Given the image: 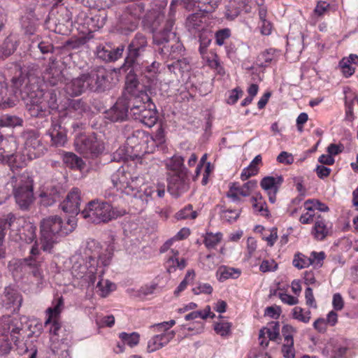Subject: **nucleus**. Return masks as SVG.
Wrapping results in <instances>:
<instances>
[{
	"instance_id": "nucleus-32",
	"label": "nucleus",
	"mask_w": 358,
	"mask_h": 358,
	"mask_svg": "<svg viewBox=\"0 0 358 358\" xmlns=\"http://www.w3.org/2000/svg\"><path fill=\"white\" fill-rule=\"evenodd\" d=\"M50 60H51L52 62L44 72L43 79L50 85L55 86L63 82L64 75L63 73L56 67L55 59H50Z\"/></svg>"
},
{
	"instance_id": "nucleus-59",
	"label": "nucleus",
	"mask_w": 358,
	"mask_h": 358,
	"mask_svg": "<svg viewBox=\"0 0 358 358\" xmlns=\"http://www.w3.org/2000/svg\"><path fill=\"white\" fill-rule=\"evenodd\" d=\"M330 9V4L326 1H318L315 9L314 14L318 17H322L329 12Z\"/></svg>"
},
{
	"instance_id": "nucleus-42",
	"label": "nucleus",
	"mask_w": 358,
	"mask_h": 358,
	"mask_svg": "<svg viewBox=\"0 0 358 358\" xmlns=\"http://www.w3.org/2000/svg\"><path fill=\"white\" fill-rule=\"evenodd\" d=\"M198 216V213L196 210H193V206L191 204H188L185 206L184 208L178 210L176 215L175 217L178 220H195Z\"/></svg>"
},
{
	"instance_id": "nucleus-28",
	"label": "nucleus",
	"mask_w": 358,
	"mask_h": 358,
	"mask_svg": "<svg viewBox=\"0 0 358 358\" xmlns=\"http://www.w3.org/2000/svg\"><path fill=\"white\" fill-rule=\"evenodd\" d=\"M87 83L91 91H101L106 87V73L103 70L86 74Z\"/></svg>"
},
{
	"instance_id": "nucleus-31",
	"label": "nucleus",
	"mask_w": 358,
	"mask_h": 358,
	"mask_svg": "<svg viewBox=\"0 0 358 358\" xmlns=\"http://www.w3.org/2000/svg\"><path fill=\"white\" fill-rule=\"evenodd\" d=\"M144 185L145 179L143 177L131 174V178H129V185L126 187L124 194L143 199L142 187Z\"/></svg>"
},
{
	"instance_id": "nucleus-48",
	"label": "nucleus",
	"mask_w": 358,
	"mask_h": 358,
	"mask_svg": "<svg viewBox=\"0 0 358 358\" xmlns=\"http://www.w3.org/2000/svg\"><path fill=\"white\" fill-rule=\"evenodd\" d=\"M222 237L221 233H206L204 236L203 243L208 249H213L220 242Z\"/></svg>"
},
{
	"instance_id": "nucleus-40",
	"label": "nucleus",
	"mask_w": 358,
	"mask_h": 358,
	"mask_svg": "<svg viewBox=\"0 0 358 358\" xmlns=\"http://www.w3.org/2000/svg\"><path fill=\"white\" fill-rule=\"evenodd\" d=\"M183 163V157L179 155H174L164 160V164L166 169L173 171V173H178L182 171V169H187L184 167Z\"/></svg>"
},
{
	"instance_id": "nucleus-26",
	"label": "nucleus",
	"mask_w": 358,
	"mask_h": 358,
	"mask_svg": "<svg viewBox=\"0 0 358 358\" xmlns=\"http://www.w3.org/2000/svg\"><path fill=\"white\" fill-rule=\"evenodd\" d=\"M22 302V297L17 290L10 287L5 288L2 303L6 308H13L14 311L18 310Z\"/></svg>"
},
{
	"instance_id": "nucleus-34",
	"label": "nucleus",
	"mask_w": 358,
	"mask_h": 358,
	"mask_svg": "<svg viewBox=\"0 0 358 358\" xmlns=\"http://www.w3.org/2000/svg\"><path fill=\"white\" fill-rule=\"evenodd\" d=\"M40 196L44 205L50 206L59 197V188L52 185H48L41 190Z\"/></svg>"
},
{
	"instance_id": "nucleus-39",
	"label": "nucleus",
	"mask_w": 358,
	"mask_h": 358,
	"mask_svg": "<svg viewBox=\"0 0 358 358\" xmlns=\"http://www.w3.org/2000/svg\"><path fill=\"white\" fill-rule=\"evenodd\" d=\"M101 275L100 278L96 277L98 282L96 286V292L101 297H106L113 290L115 289V284L110 282L108 280H104Z\"/></svg>"
},
{
	"instance_id": "nucleus-14",
	"label": "nucleus",
	"mask_w": 358,
	"mask_h": 358,
	"mask_svg": "<svg viewBox=\"0 0 358 358\" xmlns=\"http://www.w3.org/2000/svg\"><path fill=\"white\" fill-rule=\"evenodd\" d=\"M64 308V299L62 296L55 299L52 301V306L49 307L45 313L47 319L44 324L45 327L49 328L50 334L58 335V331L61 328L59 322L60 313Z\"/></svg>"
},
{
	"instance_id": "nucleus-43",
	"label": "nucleus",
	"mask_w": 358,
	"mask_h": 358,
	"mask_svg": "<svg viewBox=\"0 0 358 358\" xmlns=\"http://www.w3.org/2000/svg\"><path fill=\"white\" fill-rule=\"evenodd\" d=\"M210 306H206L203 310L193 311L185 316V319L187 321L195 320L196 318H201L206 320L208 317H214L215 314L211 313Z\"/></svg>"
},
{
	"instance_id": "nucleus-21",
	"label": "nucleus",
	"mask_w": 358,
	"mask_h": 358,
	"mask_svg": "<svg viewBox=\"0 0 358 358\" xmlns=\"http://www.w3.org/2000/svg\"><path fill=\"white\" fill-rule=\"evenodd\" d=\"M332 225L320 214L315 217L310 234L316 241H323L331 234Z\"/></svg>"
},
{
	"instance_id": "nucleus-6",
	"label": "nucleus",
	"mask_w": 358,
	"mask_h": 358,
	"mask_svg": "<svg viewBox=\"0 0 358 358\" xmlns=\"http://www.w3.org/2000/svg\"><path fill=\"white\" fill-rule=\"evenodd\" d=\"M131 72L132 70H130L127 76L124 91L122 96L125 98L132 115L135 111L146 107L147 105L154 106V104L151 103L150 98L146 92L141 89L136 76L131 74Z\"/></svg>"
},
{
	"instance_id": "nucleus-11",
	"label": "nucleus",
	"mask_w": 358,
	"mask_h": 358,
	"mask_svg": "<svg viewBox=\"0 0 358 358\" xmlns=\"http://www.w3.org/2000/svg\"><path fill=\"white\" fill-rule=\"evenodd\" d=\"M76 150L85 157H96L104 150V144L94 134L78 136L74 142Z\"/></svg>"
},
{
	"instance_id": "nucleus-29",
	"label": "nucleus",
	"mask_w": 358,
	"mask_h": 358,
	"mask_svg": "<svg viewBox=\"0 0 358 358\" xmlns=\"http://www.w3.org/2000/svg\"><path fill=\"white\" fill-rule=\"evenodd\" d=\"M132 117L148 127H153L157 121V115L155 110L151 108V106L143 107L138 111H135V113L132 115Z\"/></svg>"
},
{
	"instance_id": "nucleus-49",
	"label": "nucleus",
	"mask_w": 358,
	"mask_h": 358,
	"mask_svg": "<svg viewBox=\"0 0 358 358\" xmlns=\"http://www.w3.org/2000/svg\"><path fill=\"white\" fill-rule=\"evenodd\" d=\"M292 317L294 319L303 323H308L310 320V311H305L299 306H296L292 310Z\"/></svg>"
},
{
	"instance_id": "nucleus-44",
	"label": "nucleus",
	"mask_w": 358,
	"mask_h": 358,
	"mask_svg": "<svg viewBox=\"0 0 358 358\" xmlns=\"http://www.w3.org/2000/svg\"><path fill=\"white\" fill-rule=\"evenodd\" d=\"M312 258H309V257H306L302 253H296L292 262L294 266L299 269H302L308 267L310 265L313 264Z\"/></svg>"
},
{
	"instance_id": "nucleus-58",
	"label": "nucleus",
	"mask_w": 358,
	"mask_h": 358,
	"mask_svg": "<svg viewBox=\"0 0 358 358\" xmlns=\"http://www.w3.org/2000/svg\"><path fill=\"white\" fill-rule=\"evenodd\" d=\"M195 273L194 270H188L185 275L183 280L180 283V285L176 288L175 293L178 294L183 290H185L188 285V283L192 281L194 278Z\"/></svg>"
},
{
	"instance_id": "nucleus-18",
	"label": "nucleus",
	"mask_w": 358,
	"mask_h": 358,
	"mask_svg": "<svg viewBox=\"0 0 358 358\" xmlns=\"http://www.w3.org/2000/svg\"><path fill=\"white\" fill-rule=\"evenodd\" d=\"M129 113V106L125 98L120 97L110 109L106 111L105 117L111 122H123L127 120Z\"/></svg>"
},
{
	"instance_id": "nucleus-27",
	"label": "nucleus",
	"mask_w": 358,
	"mask_h": 358,
	"mask_svg": "<svg viewBox=\"0 0 358 358\" xmlns=\"http://www.w3.org/2000/svg\"><path fill=\"white\" fill-rule=\"evenodd\" d=\"M164 265L167 272L172 273L177 270H183L187 266V261L183 257H179V252L178 250L171 249L168 255Z\"/></svg>"
},
{
	"instance_id": "nucleus-19",
	"label": "nucleus",
	"mask_w": 358,
	"mask_h": 358,
	"mask_svg": "<svg viewBox=\"0 0 358 358\" xmlns=\"http://www.w3.org/2000/svg\"><path fill=\"white\" fill-rule=\"evenodd\" d=\"M284 179L282 176H266L260 182L261 187L267 193L268 200L274 203L276 200V194L278 192Z\"/></svg>"
},
{
	"instance_id": "nucleus-38",
	"label": "nucleus",
	"mask_w": 358,
	"mask_h": 358,
	"mask_svg": "<svg viewBox=\"0 0 358 358\" xmlns=\"http://www.w3.org/2000/svg\"><path fill=\"white\" fill-rule=\"evenodd\" d=\"M20 331L18 327L13 326V319L9 315L0 317V336H8L11 332L17 334Z\"/></svg>"
},
{
	"instance_id": "nucleus-2",
	"label": "nucleus",
	"mask_w": 358,
	"mask_h": 358,
	"mask_svg": "<svg viewBox=\"0 0 358 358\" xmlns=\"http://www.w3.org/2000/svg\"><path fill=\"white\" fill-rule=\"evenodd\" d=\"M111 258V252L103 250L98 243L87 242L83 255L76 254L71 257V274L87 283L88 287L94 286L96 277L104 274V267L110 264Z\"/></svg>"
},
{
	"instance_id": "nucleus-33",
	"label": "nucleus",
	"mask_w": 358,
	"mask_h": 358,
	"mask_svg": "<svg viewBox=\"0 0 358 358\" xmlns=\"http://www.w3.org/2000/svg\"><path fill=\"white\" fill-rule=\"evenodd\" d=\"M0 163L8 164L12 169H17L26 166V159H22L20 154L8 155L4 149H0Z\"/></svg>"
},
{
	"instance_id": "nucleus-61",
	"label": "nucleus",
	"mask_w": 358,
	"mask_h": 358,
	"mask_svg": "<svg viewBox=\"0 0 358 358\" xmlns=\"http://www.w3.org/2000/svg\"><path fill=\"white\" fill-rule=\"evenodd\" d=\"M231 35L230 29H223L215 33V43L221 46L224 43L226 39L229 38Z\"/></svg>"
},
{
	"instance_id": "nucleus-62",
	"label": "nucleus",
	"mask_w": 358,
	"mask_h": 358,
	"mask_svg": "<svg viewBox=\"0 0 358 358\" xmlns=\"http://www.w3.org/2000/svg\"><path fill=\"white\" fill-rule=\"evenodd\" d=\"M213 290L212 286L208 283H199L192 289L193 293L196 295L201 294H210L212 293Z\"/></svg>"
},
{
	"instance_id": "nucleus-5",
	"label": "nucleus",
	"mask_w": 358,
	"mask_h": 358,
	"mask_svg": "<svg viewBox=\"0 0 358 358\" xmlns=\"http://www.w3.org/2000/svg\"><path fill=\"white\" fill-rule=\"evenodd\" d=\"M10 227L15 241H22L30 243L36 239V226L23 217H16L13 214L8 215L6 219L0 218V255L3 252L1 248L5 236V230Z\"/></svg>"
},
{
	"instance_id": "nucleus-8",
	"label": "nucleus",
	"mask_w": 358,
	"mask_h": 358,
	"mask_svg": "<svg viewBox=\"0 0 358 358\" xmlns=\"http://www.w3.org/2000/svg\"><path fill=\"white\" fill-rule=\"evenodd\" d=\"M8 185L13 187V193L19 207L22 210L27 209L34 201L32 178L27 173L14 175Z\"/></svg>"
},
{
	"instance_id": "nucleus-20",
	"label": "nucleus",
	"mask_w": 358,
	"mask_h": 358,
	"mask_svg": "<svg viewBox=\"0 0 358 358\" xmlns=\"http://www.w3.org/2000/svg\"><path fill=\"white\" fill-rule=\"evenodd\" d=\"M80 190L77 187H73L61 203L62 210L67 213L77 215L80 211Z\"/></svg>"
},
{
	"instance_id": "nucleus-37",
	"label": "nucleus",
	"mask_w": 358,
	"mask_h": 358,
	"mask_svg": "<svg viewBox=\"0 0 358 358\" xmlns=\"http://www.w3.org/2000/svg\"><path fill=\"white\" fill-rule=\"evenodd\" d=\"M278 56V52L275 49H267L258 55L257 64L260 66H267L271 62L277 61Z\"/></svg>"
},
{
	"instance_id": "nucleus-23",
	"label": "nucleus",
	"mask_w": 358,
	"mask_h": 358,
	"mask_svg": "<svg viewBox=\"0 0 358 358\" xmlns=\"http://www.w3.org/2000/svg\"><path fill=\"white\" fill-rule=\"evenodd\" d=\"M86 74H83L80 77L67 81L64 79V90L67 94L71 96L80 95L86 90H89L87 83Z\"/></svg>"
},
{
	"instance_id": "nucleus-7",
	"label": "nucleus",
	"mask_w": 358,
	"mask_h": 358,
	"mask_svg": "<svg viewBox=\"0 0 358 358\" xmlns=\"http://www.w3.org/2000/svg\"><path fill=\"white\" fill-rule=\"evenodd\" d=\"M185 28L192 35L199 37V52L205 55L212 40V31L206 16L200 13L189 15L185 21Z\"/></svg>"
},
{
	"instance_id": "nucleus-52",
	"label": "nucleus",
	"mask_w": 358,
	"mask_h": 358,
	"mask_svg": "<svg viewBox=\"0 0 358 358\" xmlns=\"http://www.w3.org/2000/svg\"><path fill=\"white\" fill-rule=\"evenodd\" d=\"M119 336L122 343H126L131 348L136 345L139 342V335L135 332L131 334L122 332L120 334Z\"/></svg>"
},
{
	"instance_id": "nucleus-46",
	"label": "nucleus",
	"mask_w": 358,
	"mask_h": 358,
	"mask_svg": "<svg viewBox=\"0 0 358 358\" xmlns=\"http://www.w3.org/2000/svg\"><path fill=\"white\" fill-rule=\"evenodd\" d=\"M241 213V209H223L220 217L224 222L232 223L239 217Z\"/></svg>"
},
{
	"instance_id": "nucleus-10",
	"label": "nucleus",
	"mask_w": 358,
	"mask_h": 358,
	"mask_svg": "<svg viewBox=\"0 0 358 358\" xmlns=\"http://www.w3.org/2000/svg\"><path fill=\"white\" fill-rule=\"evenodd\" d=\"M21 137L24 142V148L20 155L22 159L25 157L26 164L29 161L38 158L45 154L46 148L42 143V139L37 131L27 130L22 134Z\"/></svg>"
},
{
	"instance_id": "nucleus-3",
	"label": "nucleus",
	"mask_w": 358,
	"mask_h": 358,
	"mask_svg": "<svg viewBox=\"0 0 358 358\" xmlns=\"http://www.w3.org/2000/svg\"><path fill=\"white\" fill-rule=\"evenodd\" d=\"M38 78L32 76L13 77V87L27 99L26 107L29 115L34 117H44L50 114V110L58 108L55 90L44 92L40 89Z\"/></svg>"
},
{
	"instance_id": "nucleus-63",
	"label": "nucleus",
	"mask_w": 358,
	"mask_h": 358,
	"mask_svg": "<svg viewBox=\"0 0 358 358\" xmlns=\"http://www.w3.org/2000/svg\"><path fill=\"white\" fill-rule=\"evenodd\" d=\"M340 66L345 77L351 76L355 72V67L350 63V59H343L340 62Z\"/></svg>"
},
{
	"instance_id": "nucleus-41",
	"label": "nucleus",
	"mask_w": 358,
	"mask_h": 358,
	"mask_svg": "<svg viewBox=\"0 0 358 358\" xmlns=\"http://www.w3.org/2000/svg\"><path fill=\"white\" fill-rule=\"evenodd\" d=\"M64 162L71 169L82 170L85 166L83 160L73 153H66L64 156Z\"/></svg>"
},
{
	"instance_id": "nucleus-50",
	"label": "nucleus",
	"mask_w": 358,
	"mask_h": 358,
	"mask_svg": "<svg viewBox=\"0 0 358 358\" xmlns=\"http://www.w3.org/2000/svg\"><path fill=\"white\" fill-rule=\"evenodd\" d=\"M22 122V119L15 115H4L0 118V126L1 127H16L21 125Z\"/></svg>"
},
{
	"instance_id": "nucleus-13",
	"label": "nucleus",
	"mask_w": 358,
	"mask_h": 358,
	"mask_svg": "<svg viewBox=\"0 0 358 358\" xmlns=\"http://www.w3.org/2000/svg\"><path fill=\"white\" fill-rule=\"evenodd\" d=\"M41 262L31 258L24 259H16L9 263L10 271L15 277L21 278L27 273H31L34 276L41 279V273L39 270Z\"/></svg>"
},
{
	"instance_id": "nucleus-55",
	"label": "nucleus",
	"mask_w": 358,
	"mask_h": 358,
	"mask_svg": "<svg viewBox=\"0 0 358 358\" xmlns=\"http://www.w3.org/2000/svg\"><path fill=\"white\" fill-rule=\"evenodd\" d=\"M67 110L69 113L76 111L78 112V114H81L85 110V104L81 99L69 100V107Z\"/></svg>"
},
{
	"instance_id": "nucleus-15",
	"label": "nucleus",
	"mask_w": 358,
	"mask_h": 358,
	"mask_svg": "<svg viewBox=\"0 0 358 358\" xmlns=\"http://www.w3.org/2000/svg\"><path fill=\"white\" fill-rule=\"evenodd\" d=\"M189 180L188 170L182 169L178 173L169 174L168 177V191L176 197L179 196L189 189Z\"/></svg>"
},
{
	"instance_id": "nucleus-35",
	"label": "nucleus",
	"mask_w": 358,
	"mask_h": 358,
	"mask_svg": "<svg viewBox=\"0 0 358 358\" xmlns=\"http://www.w3.org/2000/svg\"><path fill=\"white\" fill-rule=\"evenodd\" d=\"M166 192V186L164 182H157L150 185H147L143 189V199L145 198H163Z\"/></svg>"
},
{
	"instance_id": "nucleus-25",
	"label": "nucleus",
	"mask_w": 358,
	"mask_h": 358,
	"mask_svg": "<svg viewBox=\"0 0 358 358\" xmlns=\"http://www.w3.org/2000/svg\"><path fill=\"white\" fill-rule=\"evenodd\" d=\"M127 167L121 166L111 176V181L113 187L117 191L124 193L126 187L129 185V178H131V174L126 169Z\"/></svg>"
},
{
	"instance_id": "nucleus-4",
	"label": "nucleus",
	"mask_w": 358,
	"mask_h": 358,
	"mask_svg": "<svg viewBox=\"0 0 358 358\" xmlns=\"http://www.w3.org/2000/svg\"><path fill=\"white\" fill-rule=\"evenodd\" d=\"M76 226L75 217L69 218L66 222L57 215L44 218L41 222L42 249L50 252L58 238L72 232Z\"/></svg>"
},
{
	"instance_id": "nucleus-60",
	"label": "nucleus",
	"mask_w": 358,
	"mask_h": 358,
	"mask_svg": "<svg viewBox=\"0 0 358 358\" xmlns=\"http://www.w3.org/2000/svg\"><path fill=\"white\" fill-rule=\"evenodd\" d=\"M243 94V92L241 88H234L229 92V95L227 98V103L231 105L236 103L238 99L242 96Z\"/></svg>"
},
{
	"instance_id": "nucleus-47",
	"label": "nucleus",
	"mask_w": 358,
	"mask_h": 358,
	"mask_svg": "<svg viewBox=\"0 0 358 358\" xmlns=\"http://www.w3.org/2000/svg\"><path fill=\"white\" fill-rule=\"evenodd\" d=\"M304 208L306 210H313L315 213V210L320 212H327L329 207L323 203H321L318 200L308 199L304 202Z\"/></svg>"
},
{
	"instance_id": "nucleus-45",
	"label": "nucleus",
	"mask_w": 358,
	"mask_h": 358,
	"mask_svg": "<svg viewBox=\"0 0 358 358\" xmlns=\"http://www.w3.org/2000/svg\"><path fill=\"white\" fill-rule=\"evenodd\" d=\"M250 1V0H231L229 6L230 7H233L234 3H238V6L235 8L232 12L230 11L229 8L227 10L226 16L227 19L234 20L236 17H237L240 13V10L248 5Z\"/></svg>"
},
{
	"instance_id": "nucleus-24",
	"label": "nucleus",
	"mask_w": 358,
	"mask_h": 358,
	"mask_svg": "<svg viewBox=\"0 0 358 358\" xmlns=\"http://www.w3.org/2000/svg\"><path fill=\"white\" fill-rule=\"evenodd\" d=\"M124 50V46L121 45L115 49L108 45H99L96 48L97 57L105 62H115L120 58Z\"/></svg>"
},
{
	"instance_id": "nucleus-56",
	"label": "nucleus",
	"mask_w": 358,
	"mask_h": 358,
	"mask_svg": "<svg viewBox=\"0 0 358 358\" xmlns=\"http://www.w3.org/2000/svg\"><path fill=\"white\" fill-rule=\"evenodd\" d=\"M15 50V45L10 41H6L0 46V58H6L12 55Z\"/></svg>"
},
{
	"instance_id": "nucleus-30",
	"label": "nucleus",
	"mask_w": 358,
	"mask_h": 358,
	"mask_svg": "<svg viewBox=\"0 0 358 358\" xmlns=\"http://www.w3.org/2000/svg\"><path fill=\"white\" fill-rule=\"evenodd\" d=\"M48 134L50 136L52 143L57 146H64L66 142V133L57 121L52 120L51 127L48 131Z\"/></svg>"
},
{
	"instance_id": "nucleus-54",
	"label": "nucleus",
	"mask_w": 358,
	"mask_h": 358,
	"mask_svg": "<svg viewBox=\"0 0 358 358\" xmlns=\"http://www.w3.org/2000/svg\"><path fill=\"white\" fill-rule=\"evenodd\" d=\"M281 353L284 358H294L295 349L294 347V341L284 342L281 348Z\"/></svg>"
},
{
	"instance_id": "nucleus-1",
	"label": "nucleus",
	"mask_w": 358,
	"mask_h": 358,
	"mask_svg": "<svg viewBox=\"0 0 358 358\" xmlns=\"http://www.w3.org/2000/svg\"><path fill=\"white\" fill-rule=\"evenodd\" d=\"M220 0H172L170 5L169 18L165 20L162 9L164 8L166 2L163 1L157 10L152 9L145 16V20L150 24L153 31V41L156 45H163L158 52L163 57L170 54L169 47L166 44L173 34L172 29L174 24L173 16L176 8L182 4L183 7L191 10L196 8L203 13H211L218 6Z\"/></svg>"
},
{
	"instance_id": "nucleus-51",
	"label": "nucleus",
	"mask_w": 358,
	"mask_h": 358,
	"mask_svg": "<svg viewBox=\"0 0 358 358\" xmlns=\"http://www.w3.org/2000/svg\"><path fill=\"white\" fill-rule=\"evenodd\" d=\"M158 68L159 64L153 62L150 65L143 64L141 71L142 74H144L145 77L152 80L157 74Z\"/></svg>"
},
{
	"instance_id": "nucleus-64",
	"label": "nucleus",
	"mask_w": 358,
	"mask_h": 358,
	"mask_svg": "<svg viewBox=\"0 0 358 358\" xmlns=\"http://www.w3.org/2000/svg\"><path fill=\"white\" fill-rule=\"evenodd\" d=\"M294 156L292 154L286 151L281 152L277 157V161L285 165L292 164L294 162Z\"/></svg>"
},
{
	"instance_id": "nucleus-17",
	"label": "nucleus",
	"mask_w": 358,
	"mask_h": 358,
	"mask_svg": "<svg viewBox=\"0 0 358 358\" xmlns=\"http://www.w3.org/2000/svg\"><path fill=\"white\" fill-rule=\"evenodd\" d=\"M257 187V182L255 180H249L242 186L237 182L231 183L227 196L233 202L241 201V196L246 197L250 195L253 189Z\"/></svg>"
},
{
	"instance_id": "nucleus-57",
	"label": "nucleus",
	"mask_w": 358,
	"mask_h": 358,
	"mask_svg": "<svg viewBox=\"0 0 358 358\" xmlns=\"http://www.w3.org/2000/svg\"><path fill=\"white\" fill-rule=\"evenodd\" d=\"M166 345L164 344V343L158 336L155 335L148 342V351L149 352H152L162 348Z\"/></svg>"
},
{
	"instance_id": "nucleus-53",
	"label": "nucleus",
	"mask_w": 358,
	"mask_h": 358,
	"mask_svg": "<svg viewBox=\"0 0 358 358\" xmlns=\"http://www.w3.org/2000/svg\"><path fill=\"white\" fill-rule=\"evenodd\" d=\"M231 324L225 321L216 322L214 324L215 331L222 337L227 336L231 334Z\"/></svg>"
},
{
	"instance_id": "nucleus-9",
	"label": "nucleus",
	"mask_w": 358,
	"mask_h": 358,
	"mask_svg": "<svg viewBox=\"0 0 358 358\" xmlns=\"http://www.w3.org/2000/svg\"><path fill=\"white\" fill-rule=\"evenodd\" d=\"M81 215L88 222L100 224L108 222L122 215V213L113 209L108 202L95 199L87 203Z\"/></svg>"
},
{
	"instance_id": "nucleus-22",
	"label": "nucleus",
	"mask_w": 358,
	"mask_h": 358,
	"mask_svg": "<svg viewBox=\"0 0 358 358\" xmlns=\"http://www.w3.org/2000/svg\"><path fill=\"white\" fill-rule=\"evenodd\" d=\"M175 324L176 321L171 320L168 322H163L151 325L150 328L156 333L155 336H158L164 344L168 345L176 336V332L173 330H170Z\"/></svg>"
},
{
	"instance_id": "nucleus-36",
	"label": "nucleus",
	"mask_w": 358,
	"mask_h": 358,
	"mask_svg": "<svg viewBox=\"0 0 358 358\" xmlns=\"http://www.w3.org/2000/svg\"><path fill=\"white\" fill-rule=\"evenodd\" d=\"M241 273V271L240 269L226 266L220 267L217 271V278L220 282H223L229 278L236 279L240 276Z\"/></svg>"
},
{
	"instance_id": "nucleus-12",
	"label": "nucleus",
	"mask_w": 358,
	"mask_h": 358,
	"mask_svg": "<svg viewBox=\"0 0 358 358\" xmlns=\"http://www.w3.org/2000/svg\"><path fill=\"white\" fill-rule=\"evenodd\" d=\"M147 45L146 37L141 33H137L128 46L127 56L122 66V69L127 71L129 68L132 67L131 70L133 71L136 69V60L144 52Z\"/></svg>"
},
{
	"instance_id": "nucleus-16",
	"label": "nucleus",
	"mask_w": 358,
	"mask_h": 358,
	"mask_svg": "<svg viewBox=\"0 0 358 358\" xmlns=\"http://www.w3.org/2000/svg\"><path fill=\"white\" fill-rule=\"evenodd\" d=\"M144 8L141 3L129 5L120 22V29L127 34V31H132L138 26L139 20L143 16Z\"/></svg>"
}]
</instances>
